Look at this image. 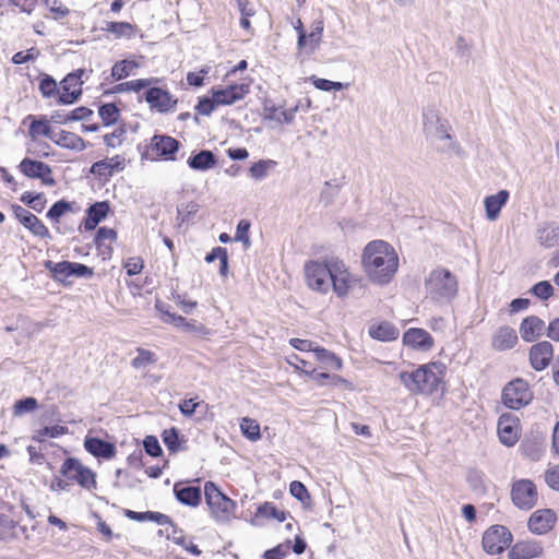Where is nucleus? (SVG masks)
Segmentation results:
<instances>
[{"label":"nucleus","mask_w":559,"mask_h":559,"mask_svg":"<svg viewBox=\"0 0 559 559\" xmlns=\"http://www.w3.org/2000/svg\"><path fill=\"white\" fill-rule=\"evenodd\" d=\"M181 146L180 141L168 134H154L142 153V158L175 162L178 159L177 154Z\"/></svg>","instance_id":"obj_4"},{"label":"nucleus","mask_w":559,"mask_h":559,"mask_svg":"<svg viewBox=\"0 0 559 559\" xmlns=\"http://www.w3.org/2000/svg\"><path fill=\"white\" fill-rule=\"evenodd\" d=\"M361 263L373 283L384 285L397 272L399 257L389 242L372 240L364 249Z\"/></svg>","instance_id":"obj_1"},{"label":"nucleus","mask_w":559,"mask_h":559,"mask_svg":"<svg viewBox=\"0 0 559 559\" xmlns=\"http://www.w3.org/2000/svg\"><path fill=\"white\" fill-rule=\"evenodd\" d=\"M509 198L510 193L508 190H499L496 194L487 195L484 200L487 219L496 221Z\"/></svg>","instance_id":"obj_28"},{"label":"nucleus","mask_w":559,"mask_h":559,"mask_svg":"<svg viewBox=\"0 0 559 559\" xmlns=\"http://www.w3.org/2000/svg\"><path fill=\"white\" fill-rule=\"evenodd\" d=\"M447 367L440 361L419 366L408 372L402 371L400 380L405 388L415 394H432L439 390L445 376Z\"/></svg>","instance_id":"obj_2"},{"label":"nucleus","mask_w":559,"mask_h":559,"mask_svg":"<svg viewBox=\"0 0 559 559\" xmlns=\"http://www.w3.org/2000/svg\"><path fill=\"white\" fill-rule=\"evenodd\" d=\"M528 356L532 368L542 371L549 366L554 357V346L548 341L536 343L531 347Z\"/></svg>","instance_id":"obj_19"},{"label":"nucleus","mask_w":559,"mask_h":559,"mask_svg":"<svg viewBox=\"0 0 559 559\" xmlns=\"http://www.w3.org/2000/svg\"><path fill=\"white\" fill-rule=\"evenodd\" d=\"M109 212L110 204L108 201H97L86 209V215L81 226H83L86 231L94 230L97 225L107 217Z\"/></svg>","instance_id":"obj_23"},{"label":"nucleus","mask_w":559,"mask_h":559,"mask_svg":"<svg viewBox=\"0 0 559 559\" xmlns=\"http://www.w3.org/2000/svg\"><path fill=\"white\" fill-rule=\"evenodd\" d=\"M60 473L67 479L78 483L85 489L96 487L95 473L91 468L82 465L76 457H67L61 465Z\"/></svg>","instance_id":"obj_10"},{"label":"nucleus","mask_w":559,"mask_h":559,"mask_svg":"<svg viewBox=\"0 0 559 559\" xmlns=\"http://www.w3.org/2000/svg\"><path fill=\"white\" fill-rule=\"evenodd\" d=\"M537 239L546 248L559 245V224L545 223L537 228Z\"/></svg>","instance_id":"obj_35"},{"label":"nucleus","mask_w":559,"mask_h":559,"mask_svg":"<svg viewBox=\"0 0 559 559\" xmlns=\"http://www.w3.org/2000/svg\"><path fill=\"white\" fill-rule=\"evenodd\" d=\"M518 343V335L510 326H500L492 336L491 345L495 349L503 352L513 348Z\"/></svg>","instance_id":"obj_32"},{"label":"nucleus","mask_w":559,"mask_h":559,"mask_svg":"<svg viewBox=\"0 0 559 559\" xmlns=\"http://www.w3.org/2000/svg\"><path fill=\"white\" fill-rule=\"evenodd\" d=\"M16 526L17 522L11 520L8 515L0 513V540L9 542L15 538L13 531Z\"/></svg>","instance_id":"obj_48"},{"label":"nucleus","mask_w":559,"mask_h":559,"mask_svg":"<svg viewBox=\"0 0 559 559\" xmlns=\"http://www.w3.org/2000/svg\"><path fill=\"white\" fill-rule=\"evenodd\" d=\"M123 514L126 518L136 522L151 521L162 526H174V522L168 515L156 511L138 512L130 509H124Z\"/></svg>","instance_id":"obj_33"},{"label":"nucleus","mask_w":559,"mask_h":559,"mask_svg":"<svg viewBox=\"0 0 559 559\" xmlns=\"http://www.w3.org/2000/svg\"><path fill=\"white\" fill-rule=\"evenodd\" d=\"M127 133V129L124 126H120L117 129H115L111 133H107L104 135V143L108 147H117L122 144L124 141V136Z\"/></svg>","instance_id":"obj_55"},{"label":"nucleus","mask_w":559,"mask_h":559,"mask_svg":"<svg viewBox=\"0 0 559 559\" xmlns=\"http://www.w3.org/2000/svg\"><path fill=\"white\" fill-rule=\"evenodd\" d=\"M537 488L531 479H519L511 488V500L522 510H531L537 503Z\"/></svg>","instance_id":"obj_13"},{"label":"nucleus","mask_w":559,"mask_h":559,"mask_svg":"<svg viewBox=\"0 0 559 559\" xmlns=\"http://www.w3.org/2000/svg\"><path fill=\"white\" fill-rule=\"evenodd\" d=\"M332 272L330 276V288L338 298H345L349 290L360 283V280L353 275L343 260L332 257Z\"/></svg>","instance_id":"obj_8"},{"label":"nucleus","mask_w":559,"mask_h":559,"mask_svg":"<svg viewBox=\"0 0 559 559\" xmlns=\"http://www.w3.org/2000/svg\"><path fill=\"white\" fill-rule=\"evenodd\" d=\"M174 495L176 499L185 506L195 508L202 501V491L197 486H186L182 483L174 485Z\"/></svg>","instance_id":"obj_24"},{"label":"nucleus","mask_w":559,"mask_h":559,"mask_svg":"<svg viewBox=\"0 0 559 559\" xmlns=\"http://www.w3.org/2000/svg\"><path fill=\"white\" fill-rule=\"evenodd\" d=\"M85 450L97 459L110 460L117 453L114 442L106 441L98 437L86 436L84 439Z\"/></svg>","instance_id":"obj_21"},{"label":"nucleus","mask_w":559,"mask_h":559,"mask_svg":"<svg viewBox=\"0 0 559 559\" xmlns=\"http://www.w3.org/2000/svg\"><path fill=\"white\" fill-rule=\"evenodd\" d=\"M543 554V547L538 542H519L509 550V559H534Z\"/></svg>","instance_id":"obj_27"},{"label":"nucleus","mask_w":559,"mask_h":559,"mask_svg":"<svg viewBox=\"0 0 559 559\" xmlns=\"http://www.w3.org/2000/svg\"><path fill=\"white\" fill-rule=\"evenodd\" d=\"M52 142L59 147L76 152L84 151L88 145L80 135L66 130L56 132Z\"/></svg>","instance_id":"obj_30"},{"label":"nucleus","mask_w":559,"mask_h":559,"mask_svg":"<svg viewBox=\"0 0 559 559\" xmlns=\"http://www.w3.org/2000/svg\"><path fill=\"white\" fill-rule=\"evenodd\" d=\"M11 207L15 218L35 237L51 239L49 229L35 214L19 204H12Z\"/></svg>","instance_id":"obj_15"},{"label":"nucleus","mask_w":559,"mask_h":559,"mask_svg":"<svg viewBox=\"0 0 559 559\" xmlns=\"http://www.w3.org/2000/svg\"><path fill=\"white\" fill-rule=\"evenodd\" d=\"M204 496L216 521L227 522L234 516L236 502L224 495L213 481L205 483Z\"/></svg>","instance_id":"obj_5"},{"label":"nucleus","mask_w":559,"mask_h":559,"mask_svg":"<svg viewBox=\"0 0 559 559\" xmlns=\"http://www.w3.org/2000/svg\"><path fill=\"white\" fill-rule=\"evenodd\" d=\"M217 106H219V104L216 103L215 97L201 96L198 98L194 109L199 115L210 116Z\"/></svg>","instance_id":"obj_53"},{"label":"nucleus","mask_w":559,"mask_h":559,"mask_svg":"<svg viewBox=\"0 0 559 559\" xmlns=\"http://www.w3.org/2000/svg\"><path fill=\"white\" fill-rule=\"evenodd\" d=\"M533 400V392L526 380L515 378L502 389L501 401L510 409L518 411L528 405Z\"/></svg>","instance_id":"obj_7"},{"label":"nucleus","mask_w":559,"mask_h":559,"mask_svg":"<svg viewBox=\"0 0 559 559\" xmlns=\"http://www.w3.org/2000/svg\"><path fill=\"white\" fill-rule=\"evenodd\" d=\"M404 345L427 352L433 346V337L424 329L411 328L403 334Z\"/></svg>","instance_id":"obj_22"},{"label":"nucleus","mask_w":559,"mask_h":559,"mask_svg":"<svg viewBox=\"0 0 559 559\" xmlns=\"http://www.w3.org/2000/svg\"><path fill=\"white\" fill-rule=\"evenodd\" d=\"M249 93L248 84H230L226 87H213L211 95L216 98L219 106H229L242 99Z\"/></svg>","instance_id":"obj_18"},{"label":"nucleus","mask_w":559,"mask_h":559,"mask_svg":"<svg viewBox=\"0 0 559 559\" xmlns=\"http://www.w3.org/2000/svg\"><path fill=\"white\" fill-rule=\"evenodd\" d=\"M71 277L91 278L94 275V269L78 262H70Z\"/></svg>","instance_id":"obj_63"},{"label":"nucleus","mask_w":559,"mask_h":559,"mask_svg":"<svg viewBox=\"0 0 559 559\" xmlns=\"http://www.w3.org/2000/svg\"><path fill=\"white\" fill-rule=\"evenodd\" d=\"M313 354L324 367L334 369V370H341L343 367L342 359L337 357L334 353L323 348V347H314Z\"/></svg>","instance_id":"obj_39"},{"label":"nucleus","mask_w":559,"mask_h":559,"mask_svg":"<svg viewBox=\"0 0 559 559\" xmlns=\"http://www.w3.org/2000/svg\"><path fill=\"white\" fill-rule=\"evenodd\" d=\"M323 28L324 25L322 20L314 21L311 32L307 34V48L302 51H306L307 55H311L319 48Z\"/></svg>","instance_id":"obj_40"},{"label":"nucleus","mask_w":559,"mask_h":559,"mask_svg":"<svg viewBox=\"0 0 559 559\" xmlns=\"http://www.w3.org/2000/svg\"><path fill=\"white\" fill-rule=\"evenodd\" d=\"M39 55H40V51L37 48L32 47V48L27 49L25 52L19 51L16 53H14L11 61L14 64H23L28 61L36 60L39 57Z\"/></svg>","instance_id":"obj_61"},{"label":"nucleus","mask_w":559,"mask_h":559,"mask_svg":"<svg viewBox=\"0 0 559 559\" xmlns=\"http://www.w3.org/2000/svg\"><path fill=\"white\" fill-rule=\"evenodd\" d=\"M38 406V401L32 396L17 400L13 405V415L21 416L26 413L34 412Z\"/></svg>","instance_id":"obj_51"},{"label":"nucleus","mask_w":559,"mask_h":559,"mask_svg":"<svg viewBox=\"0 0 559 559\" xmlns=\"http://www.w3.org/2000/svg\"><path fill=\"white\" fill-rule=\"evenodd\" d=\"M423 124L426 136L448 141L447 148L449 150H455L457 147L456 142L453 141V136L450 133L449 122L441 119L435 109L430 108L424 111Z\"/></svg>","instance_id":"obj_9"},{"label":"nucleus","mask_w":559,"mask_h":559,"mask_svg":"<svg viewBox=\"0 0 559 559\" xmlns=\"http://www.w3.org/2000/svg\"><path fill=\"white\" fill-rule=\"evenodd\" d=\"M162 440L170 453L179 452L181 450V443L186 441L176 427L165 429L162 432Z\"/></svg>","instance_id":"obj_38"},{"label":"nucleus","mask_w":559,"mask_h":559,"mask_svg":"<svg viewBox=\"0 0 559 559\" xmlns=\"http://www.w3.org/2000/svg\"><path fill=\"white\" fill-rule=\"evenodd\" d=\"M84 69H78L68 73L60 82V94H58L57 103L59 105H72L76 103L83 94Z\"/></svg>","instance_id":"obj_11"},{"label":"nucleus","mask_w":559,"mask_h":559,"mask_svg":"<svg viewBox=\"0 0 559 559\" xmlns=\"http://www.w3.org/2000/svg\"><path fill=\"white\" fill-rule=\"evenodd\" d=\"M144 99L152 109L159 114L169 112L178 103V99L174 98L167 90L157 86L146 87Z\"/></svg>","instance_id":"obj_16"},{"label":"nucleus","mask_w":559,"mask_h":559,"mask_svg":"<svg viewBox=\"0 0 559 559\" xmlns=\"http://www.w3.org/2000/svg\"><path fill=\"white\" fill-rule=\"evenodd\" d=\"M158 80L156 78H150V79H138L132 80L123 83L116 84L110 90L106 91L104 94H120L124 92H140L148 86H151L153 83H156Z\"/></svg>","instance_id":"obj_36"},{"label":"nucleus","mask_w":559,"mask_h":559,"mask_svg":"<svg viewBox=\"0 0 559 559\" xmlns=\"http://www.w3.org/2000/svg\"><path fill=\"white\" fill-rule=\"evenodd\" d=\"M28 120L31 121L28 128V136L32 141L38 140L37 138L39 135H44L52 141L56 132L49 126V120H47L45 116L36 117L34 115H28L23 120V123H26Z\"/></svg>","instance_id":"obj_25"},{"label":"nucleus","mask_w":559,"mask_h":559,"mask_svg":"<svg viewBox=\"0 0 559 559\" xmlns=\"http://www.w3.org/2000/svg\"><path fill=\"white\" fill-rule=\"evenodd\" d=\"M105 29L117 37H122L130 36L133 26L128 22H108Z\"/></svg>","instance_id":"obj_57"},{"label":"nucleus","mask_w":559,"mask_h":559,"mask_svg":"<svg viewBox=\"0 0 559 559\" xmlns=\"http://www.w3.org/2000/svg\"><path fill=\"white\" fill-rule=\"evenodd\" d=\"M241 433L250 441H257L261 438L260 425L255 419L245 417L240 423Z\"/></svg>","instance_id":"obj_47"},{"label":"nucleus","mask_w":559,"mask_h":559,"mask_svg":"<svg viewBox=\"0 0 559 559\" xmlns=\"http://www.w3.org/2000/svg\"><path fill=\"white\" fill-rule=\"evenodd\" d=\"M289 492L294 498L302 503H305L307 500H310V493L307 487L299 480H294L290 483Z\"/></svg>","instance_id":"obj_60"},{"label":"nucleus","mask_w":559,"mask_h":559,"mask_svg":"<svg viewBox=\"0 0 559 559\" xmlns=\"http://www.w3.org/2000/svg\"><path fill=\"white\" fill-rule=\"evenodd\" d=\"M466 480L471 489L477 495H485L487 492L485 475L483 472L478 469H469L466 476Z\"/></svg>","instance_id":"obj_45"},{"label":"nucleus","mask_w":559,"mask_h":559,"mask_svg":"<svg viewBox=\"0 0 559 559\" xmlns=\"http://www.w3.org/2000/svg\"><path fill=\"white\" fill-rule=\"evenodd\" d=\"M369 335L380 342H392L397 340L400 331L391 322L383 321L371 325L369 328Z\"/></svg>","instance_id":"obj_34"},{"label":"nucleus","mask_w":559,"mask_h":559,"mask_svg":"<svg viewBox=\"0 0 559 559\" xmlns=\"http://www.w3.org/2000/svg\"><path fill=\"white\" fill-rule=\"evenodd\" d=\"M73 210V202L67 201L64 199L58 200L55 202L48 212L46 213V217L50 219L52 223L58 224L60 218Z\"/></svg>","instance_id":"obj_42"},{"label":"nucleus","mask_w":559,"mask_h":559,"mask_svg":"<svg viewBox=\"0 0 559 559\" xmlns=\"http://www.w3.org/2000/svg\"><path fill=\"white\" fill-rule=\"evenodd\" d=\"M20 200L37 213H41L47 203V199L43 192L25 191Z\"/></svg>","instance_id":"obj_43"},{"label":"nucleus","mask_w":559,"mask_h":559,"mask_svg":"<svg viewBox=\"0 0 559 559\" xmlns=\"http://www.w3.org/2000/svg\"><path fill=\"white\" fill-rule=\"evenodd\" d=\"M287 515L288 512L278 510L273 502L269 501L260 504L255 512L257 518L275 519L278 522L286 521Z\"/></svg>","instance_id":"obj_41"},{"label":"nucleus","mask_w":559,"mask_h":559,"mask_svg":"<svg viewBox=\"0 0 559 559\" xmlns=\"http://www.w3.org/2000/svg\"><path fill=\"white\" fill-rule=\"evenodd\" d=\"M19 169L27 178L39 179L45 186L52 187L56 185V180L51 176V167L44 162L25 157L21 160Z\"/></svg>","instance_id":"obj_14"},{"label":"nucleus","mask_w":559,"mask_h":559,"mask_svg":"<svg viewBox=\"0 0 559 559\" xmlns=\"http://www.w3.org/2000/svg\"><path fill=\"white\" fill-rule=\"evenodd\" d=\"M156 361L155 354L143 348L138 349V355L132 359V367L141 369Z\"/></svg>","instance_id":"obj_54"},{"label":"nucleus","mask_w":559,"mask_h":559,"mask_svg":"<svg viewBox=\"0 0 559 559\" xmlns=\"http://www.w3.org/2000/svg\"><path fill=\"white\" fill-rule=\"evenodd\" d=\"M275 164L276 163L272 159H260L249 168L250 176L255 180H262L267 176L270 168L275 166Z\"/></svg>","instance_id":"obj_50"},{"label":"nucleus","mask_w":559,"mask_h":559,"mask_svg":"<svg viewBox=\"0 0 559 559\" xmlns=\"http://www.w3.org/2000/svg\"><path fill=\"white\" fill-rule=\"evenodd\" d=\"M545 480L551 489L559 491V464L546 471Z\"/></svg>","instance_id":"obj_64"},{"label":"nucleus","mask_w":559,"mask_h":559,"mask_svg":"<svg viewBox=\"0 0 559 559\" xmlns=\"http://www.w3.org/2000/svg\"><path fill=\"white\" fill-rule=\"evenodd\" d=\"M187 164L192 170L207 171L216 166L217 157L210 150H200L189 156Z\"/></svg>","instance_id":"obj_26"},{"label":"nucleus","mask_w":559,"mask_h":559,"mask_svg":"<svg viewBox=\"0 0 559 559\" xmlns=\"http://www.w3.org/2000/svg\"><path fill=\"white\" fill-rule=\"evenodd\" d=\"M531 293L540 300H547L554 295V287L548 281H540L531 288Z\"/></svg>","instance_id":"obj_58"},{"label":"nucleus","mask_w":559,"mask_h":559,"mask_svg":"<svg viewBox=\"0 0 559 559\" xmlns=\"http://www.w3.org/2000/svg\"><path fill=\"white\" fill-rule=\"evenodd\" d=\"M117 239V231L112 228L103 226L99 227L94 237L95 247H100L106 240L115 241Z\"/></svg>","instance_id":"obj_62"},{"label":"nucleus","mask_w":559,"mask_h":559,"mask_svg":"<svg viewBox=\"0 0 559 559\" xmlns=\"http://www.w3.org/2000/svg\"><path fill=\"white\" fill-rule=\"evenodd\" d=\"M426 297L437 304H449L457 295L459 282L448 269L437 267L425 280Z\"/></svg>","instance_id":"obj_3"},{"label":"nucleus","mask_w":559,"mask_h":559,"mask_svg":"<svg viewBox=\"0 0 559 559\" xmlns=\"http://www.w3.org/2000/svg\"><path fill=\"white\" fill-rule=\"evenodd\" d=\"M331 264L332 257H326L322 261L311 260L305 264L306 282L310 289L324 295L330 292Z\"/></svg>","instance_id":"obj_6"},{"label":"nucleus","mask_w":559,"mask_h":559,"mask_svg":"<svg viewBox=\"0 0 559 559\" xmlns=\"http://www.w3.org/2000/svg\"><path fill=\"white\" fill-rule=\"evenodd\" d=\"M298 107L289 109H281L272 104L270 100H265L263 105L264 119L274 120L278 123H292L295 119V115Z\"/></svg>","instance_id":"obj_31"},{"label":"nucleus","mask_w":559,"mask_h":559,"mask_svg":"<svg viewBox=\"0 0 559 559\" xmlns=\"http://www.w3.org/2000/svg\"><path fill=\"white\" fill-rule=\"evenodd\" d=\"M481 543L487 554L499 555L510 547L512 534L503 525H492L484 533Z\"/></svg>","instance_id":"obj_12"},{"label":"nucleus","mask_w":559,"mask_h":559,"mask_svg":"<svg viewBox=\"0 0 559 559\" xmlns=\"http://www.w3.org/2000/svg\"><path fill=\"white\" fill-rule=\"evenodd\" d=\"M44 266L51 274V278L59 283H66L67 278L71 277L70 261L53 262L46 260Z\"/></svg>","instance_id":"obj_37"},{"label":"nucleus","mask_w":559,"mask_h":559,"mask_svg":"<svg viewBox=\"0 0 559 559\" xmlns=\"http://www.w3.org/2000/svg\"><path fill=\"white\" fill-rule=\"evenodd\" d=\"M138 67V63L133 60H121V61H117L112 67H111V78L115 80V81H120L122 79H126L130 75L131 71Z\"/></svg>","instance_id":"obj_46"},{"label":"nucleus","mask_w":559,"mask_h":559,"mask_svg":"<svg viewBox=\"0 0 559 559\" xmlns=\"http://www.w3.org/2000/svg\"><path fill=\"white\" fill-rule=\"evenodd\" d=\"M545 322L540 318L536 316H530L523 319L520 324L519 332L522 340L530 343L543 334Z\"/></svg>","instance_id":"obj_29"},{"label":"nucleus","mask_w":559,"mask_h":559,"mask_svg":"<svg viewBox=\"0 0 559 559\" xmlns=\"http://www.w3.org/2000/svg\"><path fill=\"white\" fill-rule=\"evenodd\" d=\"M98 115L103 120L104 126L109 127L118 121L120 117V110L116 104L106 103L99 106Z\"/></svg>","instance_id":"obj_44"},{"label":"nucleus","mask_w":559,"mask_h":559,"mask_svg":"<svg viewBox=\"0 0 559 559\" xmlns=\"http://www.w3.org/2000/svg\"><path fill=\"white\" fill-rule=\"evenodd\" d=\"M171 527H173V542L175 544L182 546L187 551H189L190 554H192L194 556L201 555V550L199 549V547L195 544H193L192 542L188 543L186 540V537L183 536L181 530H178L175 524Z\"/></svg>","instance_id":"obj_52"},{"label":"nucleus","mask_w":559,"mask_h":559,"mask_svg":"<svg viewBox=\"0 0 559 559\" xmlns=\"http://www.w3.org/2000/svg\"><path fill=\"white\" fill-rule=\"evenodd\" d=\"M556 520V513L551 509H540L532 513L527 526L533 534L544 535L554 527Z\"/></svg>","instance_id":"obj_20"},{"label":"nucleus","mask_w":559,"mask_h":559,"mask_svg":"<svg viewBox=\"0 0 559 559\" xmlns=\"http://www.w3.org/2000/svg\"><path fill=\"white\" fill-rule=\"evenodd\" d=\"M50 150L51 147L47 142L39 140L32 141L27 146V153L37 157L50 156Z\"/></svg>","instance_id":"obj_59"},{"label":"nucleus","mask_w":559,"mask_h":559,"mask_svg":"<svg viewBox=\"0 0 559 559\" xmlns=\"http://www.w3.org/2000/svg\"><path fill=\"white\" fill-rule=\"evenodd\" d=\"M142 444L145 453L152 457H159L163 454V449L155 436H146L143 439Z\"/></svg>","instance_id":"obj_56"},{"label":"nucleus","mask_w":559,"mask_h":559,"mask_svg":"<svg viewBox=\"0 0 559 559\" xmlns=\"http://www.w3.org/2000/svg\"><path fill=\"white\" fill-rule=\"evenodd\" d=\"M520 419L512 413H503L498 419V436L502 444L514 445L520 438Z\"/></svg>","instance_id":"obj_17"},{"label":"nucleus","mask_w":559,"mask_h":559,"mask_svg":"<svg viewBox=\"0 0 559 559\" xmlns=\"http://www.w3.org/2000/svg\"><path fill=\"white\" fill-rule=\"evenodd\" d=\"M39 91L46 98L53 96L58 97V94H60L56 80L49 74H44L41 76L39 81Z\"/></svg>","instance_id":"obj_49"}]
</instances>
